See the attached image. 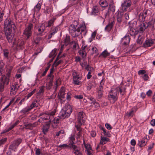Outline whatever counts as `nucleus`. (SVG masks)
<instances>
[{
  "instance_id": "1",
  "label": "nucleus",
  "mask_w": 155,
  "mask_h": 155,
  "mask_svg": "<svg viewBox=\"0 0 155 155\" xmlns=\"http://www.w3.org/2000/svg\"><path fill=\"white\" fill-rule=\"evenodd\" d=\"M4 30L7 40L9 43L12 41L13 34L15 33L16 27L11 20L6 19L4 22Z\"/></svg>"
},
{
  "instance_id": "2",
  "label": "nucleus",
  "mask_w": 155,
  "mask_h": 155,
  "mask_svg": "<svg viewBox=\"0 0 155 155\" xmlns=\"http://www.w3.org/2000/svg\"><path fill=\"white\" fill-rule=\"evenodd\" d=\"M72 111V108L70 105L66 106L59 113V117L62 119L68 117Z\"/></svg>"
},
{
  "instance_id": "3",
  "label": "nucleus",
  "mask_w": 155,
  "mask_h": 155,
  "mask_svg": "<svg viewBox=\"0 0 155 155\" xmlns=\"http://www.w3.org/2000/svg\"><path fill=\"white\" fill-rule=\"evenodd\" d=\"M32 22L35 23V29L37 32L38 35H42V34L45 30V26L43 24L39 25L38 26L37 25L38 23V21H36V19H33L32 20Z\"/></svg>"
},
{
  "instance_id": "4",
  "label": "nucleus",
  "mask_w": 155,
  "mask_h": 155,
  "mask_svg": "<svg viewBox=\"0 0 155 155\" xmlns=\"http://www.w3.org/2000/svg\"><path fill=\"white\" fill-rule=\"evenodd\" d=\"M33 26L32 24L29 23L24 30L23 34L26 39H28L31 36L32 32V29Z\"/></svg>"
},
{
  "instance_id": "5",
  "label": "nucleus",
  "mask_w": 155,
  "mask_h": 155,
  "mask_svg": "<svg viewBox=\"0 0 155 155\" xmlns=\"http://www.w3.org/2000/svg\"><path fill=\"white\" fill-rule=\"evenodd\" d=\"M21 142L22 140L21 138L15 140L11 143V144L9 146V148L12 150L16 149Z\"/></svg>"
},
{
  "instance_id": "6",
  "label": "nucleus",
  "mask_w": 155,
  "mask_h": 155,
  "mask_svg": "<svg viewBox=\"0 0 155 155\" xmlns=\"http://www.w3.org/2000/svg\"><path fill=\"white\" fill-rule=\"evenodd\" d=\"M85 114L82 112H79L78 114V123L81 125H82L84 122L85 119Z\"/></svg>"
},
{
  "instance_id": "7",
  "label": "nucleus",
  "mask_w": 155,
  "mask_h": 155,
  "mask_svg": "<svg viewBox=\"0 0 155 155\" xmlns=\"http://www.w3.org/2000/svg\"><path fill=\"white\" fill-rule=\"evenodd\" d=\"M131 2L130 0H125L121 5V9L123 11H127V9L131 6Z\"/></svg>"
},
{
  "instance_id": "8",
  "label": "nucleus",
  "mask_w": 155,
  "mask_h": 155,
  "mask_svg": "<svg viewBox=\"0 0 155 155\" xmlns=\"http://www.w3.org/2000/svg\"><path fill=\"white\" fill-rule=\"evenodd\" d=\"M149 10L145 9L142 13H141L139 15V19L140 21H144L145 20L146 17L147 16Z\"/></svg>"
},
{
  "instance_id": "9",
  "label": "nucleus",
  "mask_w": 155,
  "mask_h": 155,
  "mask_svg": "<svg viewBox=\"0 0 155 155\" xmlns=\"http://www.w3.org/2000/svg\"><path fill=\"white\" fill-rule=\"evenodd\" d=\"M149 137L148 136H146L141 140L139 141L137 145L141 147L146 145L147 142Z\"/></svg>"
},
{
  "instance_id": "10",
  "label": "nucleus",
  "mask_w": 155,
  "mask_h": 155,
  "mask_svg": "<svg viewBox=\"0 0 155 155\" xmlns=\"http://www.w3.org/2000/svg\"><path fill=\"white\" fill-rule=\"evenodd\" d=\"M151 24L149 22H143L141 24L140 26V31L142 32L144 31L145 29L148 27L151 26Z\"/></svg>"
},
{
  "instance_id": "11",
  "label": "nucleus",
  "mask_w": 155,
  "mask_h": 155,
  "mask_svg": "<svg viewBox=\"0 0 155 155\" xmlns=\"http://www.w3.org/2000/svg\"><path fill=\"white\" fill-rule=\"evenodd\" d=\"M113 91L111 90V92L110 93V94L108 96V99L110 100V102L112 103H114L115 102L116 100V93L114 92L113 93Z\"/></svg>"
},
{
  "instance_id": "12",
  "label": "nucleus",
  "mask_w": 155,
  "mask_h": 155,
  "mask_svg": "<svg viewBox=\"0 0 155 155\" xmlns=\"http://www.w3.org/2000/svg\"><path fill=\"white\" fill-rule=\"evenodd\" d=\"M25 44L24 41L22 39H18V40L16 41L15 40L13 42V44L17 46V47H19L20 48H22V46Z\"/></svg>"
},
{
  "instance_id": "13",
  "label": "nucleus",
  "mask_w": 155,
  "mask_h": 155,
  "mask_svg": "<svg viewBox=\"0 0 155 155\" xmlns=\"http://www.w3.org/2000/svg\"><path fill=\"white\" fill-rule=\"evenodd\" d=\"M155 40L154 39L147 40L143 44V46L144 47L151 46L154 44Z\"/></svg>"
},
{
  "instance_id": "14",
  "label": "nucleus",
  "mask_w": 155,
  "mask_h": 155,
  "mask_svg": "<svg viewBox=\"0 0 155 155\" xmlns=\"http://www.w3.org/2000/svg\"><path fill=\"white\" fill-rule=\"evenodd\" d=\"M79 28L81 32V34L84 36H85L87 33L86 26L84 23L82 24L79 27Z\"/></svg>"
},
{
  "instance_id": "15",
  "label": "nucleus",
  "mask_w": 155,
  "mask_h": 155,
  "mask_svg": "<svg viewBox=\"0 0 155 155\" xmlns=\"http://www.w3.org/2000/svg\"><path fill=\"white\" fill-rule=\"evenodd\" d=\"M51 122V120L50 119L49 120V122L46 124L45 125L43 126L42 129V131L43 133L45 134L48 132V129L49 128L50 123Z\"/></svg>"
},
{
  "instance_id": "16",
  "label": "nucleus",
  "mask_w": 155,
  "mask_h": 155,
  "mask_svg": "<svg viewBox=\"0 0 155 155\" xmlns=\"http://www.w3.org/2000/svg\"><path fill=\"white\" fill-rule=\"evenodd\" d=\"M65 94L64 90L61 89L58 94V98L61 100H62L63 99L65 98Z\"/></svg>"
},
{
  "instance_id": "17",
  "label": "nucleus",
  "mask_w": 155,
  "mask_h": 155,
  "mask_svg": "<svg viewBox=\"0 0 155 155\" xmlns=\"http://www.w3.org/2000/svg\"><path fill=\"white\" fill-rule=\"evenodd\" d=\"M130 37L128 35H126L122 39V41L123 42V44L124 45L128 44L130 41Z\"/></svg>"
},
{
  "instance_id": "18",
  "label": "nucleus",
  "mask_w": 155,
  "mask_h": 155,
  "mask_svg": "<svg viewBox=\"0 0 155 155\" xmlns=\"http://www.w3.org/2000/svg\"><path fill=\"white\" fill-rule=\"evenodd\" d=\"M138 32L139 31L135 29L132 27L130 28L129 33L131 35L135 36L138 34Z\"/></svg>"
},
{
  "instance_id": "19",
  "label": "nucleus",
  "mask_w": 155,
  "mask_h": 155,
  "mask_svg": "<svg viewBox=\"0 0 155 155\" xmlns=\"http://www.w3.org/2000/svg\"><path fill=\"white\" fill-rule=\"evenodd\" d=\"M121 81V83L120 84V85L119 87V91L121 94L123 95L125 93V89L124 87V86L122 85L123 84L122 83V80Z\"/></svg>"
},
{
  "instance_id": "20",
  "label": "nucleus",
  "mask_w": 155,
  "mask_h": 155,
  "mask_svg": "<svg viewBox=\"0 0 155 155\" xmlns=\"http://www.w3.org/2000/svg\"><path fill=\"white\" fill-rule=\"evenodd\" d=\"M72 148H73L74 152V153L76 155H82V153H81L77 148V147L75 145H72Z\"/></svg>"
},
{
  "instance_id": "21",
  "label": "nucleus",
  "mask_w": 155,
  "mask_h": 155,
  "mask_svg": "<svg viewBox=\"0 0 155 155\" xmlns=\"http://www.w3.org/2000/svg\"><path fill=\"white\" fill-rule=\"evenodd\" d=\"M115 22L114 21L111 22V23H109L105 28V31H110L112 28L113 26V25Z\"/></svg>"
},
{
  "instance_id": "22",
  "label": "nucleus",
  "mask_w": 155,
  "mask_h": 155,
  "mask_svg": "<svg viewBox=\"0 0 155 155\" xmlns=\"http://www.w3.org/2000/svg\"><path fill=\"white\" fill-rule=\"evenodd\" d=\"M123 13L122 12H118L117 15V21L119 23L122 21V17Z\"/></svg>"
},
{
  "instance_id": "23",
  "label": "nucleus",
  "mask_w": 155,
  "mask_h": 155,
  "mask_svg": "<svg viewBox=\"0 0 155 155\" xmlns=\"http://www.w3.org/2000/svg\"><path fill=\"white\" fill-rule=\"evenodd\" d=\"M70 46L72 47L73 50H76L77 45L78 46V43L74 41H73L70 43Z\"/></svg>"
},
{
  "instance_id": "24",
  "label": "nucleus",
  "mask_w": 155,
  "mask_h": 155,
  "mask_svg": "<svg viewBox=\"0 0 155 155\" xmlns=\"http://www.w3.org/2000/svg\"><path fill=\"white\" fill-rule=\"evenodd\" d=\"M98 12V9L97 6H94L93 7L91 14L95 15Z\"/></svg>"
},
{
  "instance_id": "25",
  "label": "nucleus",
  "mask_w": 155,
  "mask_h": 155,
  "mask_svg": "<svg viewBox=\"0 0 155 155\" xmlns=\"http://www.w3.org/2000/svg\"><path fill=\"white\" fill-rule=\"evenodd\" d=\"M56 51L57 49L56 48L53 50L50 53L49 56V57L51 58L53 57L54 58L56 55Z\"/></svg>"
},
{
  "instance_id": "26",
  "label": "nucleus",
  "mask_w": 155,
  "mask_h": 155,
  "mask_svg": "<svg viewBox=\"0 0 155 155\" xmlns=\"http://www.w3.org/2000/svg\"><path fill=\"white\" fill-rule=\"evenodd\" d=\"M114 4L113 2H111L109 5L110 9L113 12H114L115 11V6L114 5Z\"/></svg>"
},
{
  "instance_id": "27",
  "label": "nucleus",
  "mask_w": 155,
  "mask_h": 155,
  "mask_svg": "<svg viewBox=\"0 0 155 155\" xmlns=\"http://www.w3.org/2000/svg\"><path fill=\"white\" fill-rule=\"evenodd\" d=\"M101 140L100 142V144H104L105 143V141H107L109 140L108 138H106L105 137H103L101 136Z\"/></svg>"
},
{
  "instance_id": "28",
  "label": "nucleus",
  "mask_w": 155,
  "mask_h": 155,
  "mask_svg": "<svg viewBox=\"0 0 155 155\" xmlns=\"http://www.w3.org/2000/svg\"><path fill=\"white\" fill-rule=\"evenodd\" d=\"M100 4L103 7H107L108 5V3L107 1L105 0L102 2H100Z\"/></svg>"
},
{
  "instance_id": "29",
  "label": "nucleus",
  "mask_w": 155,
  "mask_h": 155,
  "mask_svg": "<svg viewBox=\"0 0 155 155\" xmlns=\"http://www.w3.org/2000/svg\"><path fill=\"white\" fill-rule=\"evenodd\" d=\"M4 76L5 77V78L3 81L2 83L4 85L6 84L7 85L9 83V78L7 77L5 75H4Z\"/></svg>"
},
{
  "instance_id": "30",
  "label": "nucleus",
  "mask_w": 155,
  "mask_h": 155,
  "mask_svg": "<svg viewBox=\"0 0 155 155\" xmlns=\"http://www.w3.org/2000/svg\"><path fill=\"white\" fill-rule=\"evenodd\" d=\"M56 19V18H53L51 19L48 22V25H47V27H49L51 26L53 23L54 21Z\"/></svg>"
},
{
  "instance_id": "31",
  "label": "nucleus",
  "mask_w": 155,
  "mask_h": 155,
  "mask_svg": "<svg viewBox=\"0 0 155 155\" xmlns=\"http://www.w3.org/2000/svg\"><path fill=\"white\" fill-rule=\"evenodd\" d=\"M30 110H31L30 108L29 107H28L23 109L22 110H21V111H20V112L24 114H25L27 113Z\"/></svg>"
},
{
  "instance_id": "32",
  "label": "nucleus",
  "mask_w": 155,
  "mask_h": 155,
  "mask_svg": "<svg viewBox=\"0 0 155 155\" xmlns=\"http://www.w3.org/2000/svg\"><path fill=\"white\" fill-rule=\"evenodd\" d=\"M109 55V53L106 50H105L102 52L100 54V56H102L105 58L108 56Z\"/></svg>"
},
{
  "instance_id": "33",
  "label": "nucleus",
  "mask_w": 155,
  "mask_h": 155,
  "mask_svg": "<svg viewBox=\"0 0 155 155\" xmlns=\"http://www.w3.org/2000/svg\"><path fill=\"white\" fill-rule=\"evenodd\" d=\"M143 38L140 35L138 38L137 43L140 45H141L143 42Z\"/></svg>"
},
{
  "instance_id": "34",
  "label": "nucleus",
  "mask_w": 155,
  "mask_h": 155,
  "mask_svg": "<svg viewBox=\"0 0 155 155\" xmlns=\"http://www.w3.org/2000/svg\"><path fill=\"white\" fill-rule=\"evenodd\" d=\"M41 8V5L39 3H38L34 7V10L35 12H38Z\"/></svg>"
},
{
  "instance_id": "35",
  "label": "nucleus",
  "mask_w": 155,
  "mask_h": 155,
  "mask_svg": "<svg viewBox=\"0 0 155 155\" xmlns=\"http://www.w3.org/2000/svg\"><path fill=\"white\" fill-rule=\"evenodd\" d=\"M75 34L74 36L75 37L78 36L80 34H81V32L80 29L79 28V27H78L77 28L75 29Z\"/></svg>"
},
{
  "instance_id": "36",
  "label": "nucleus",
  "mask_w": 155,
  "mask_h": 155,
  "mask_svg": "<svg viewBox=\"0 0 155 155\" xmlns=\"http://www.w3.org/2000/svg\"><path fill=\"white\" fill-rule=\"evenodd\" d=\"M53 11V8L51 6H49L47 7L45 11L46 13L49 14L51 13Z\"/></svg>"
},
{
  "instance_id": "37",
  "label": "nucleus",
  "mask_w": 155,
  "mask_h": 155,
  "mask_svg": "<svg viewBox=\"0 0 155 155\" xmlns=\"http://www.w3.org/2000/svg\"><path fill=\"white\" fill-rule=\"evenodd\" d=\"M25 128L26 129H29L30 130H32V126L31 124L29 123L28 124H26L25 125Z\"/></svg>"
},
{
  "instance_id": "38",
  "label": "nucleus",
  "mask_w": 155,
  "mask_h": 155,
  "mask_svg": "<svg viewBox=\"0 0 155 155\" xmlns=\"http://www.w3.org/2000/svg\"><path fill=\"white\" fill-rule=\"evenodd\" d=\"M70 139L71 141L70 143L69 144V145L71 147H72V145H74L73 144H74V141L75 140V139L74 137L73 136L71 137Z\"/></svg>"
},
{
  "instance_id": "39",
  "label": "nucleus",
  "mask_w": 155,
  "mask_h": 155,
  "mask_svg": "<svg viewBox=\"0 0 155 155\" xmlns=\"http://www.w3.org/2000/svg\"><path fill=\"white\" fill-rule=\"evenodd\" d=\"M13 128V127H12V125H11L8 129H6L5 130H4L3 132L1 133V134H2L5 133L6 132H8L9 131L11 130Z\"/></svg>"
},
{
  "instance_id": "40",
  "label": "nucleus",
  "mask_w": 155,
  "mask_h": 155,
  "mask_svg": "<svg viewBox=\"0 0 155 155\" xmlns=\"http://www.w3.org/2000/svg\"><path fill=\"white\" fill-rule=\"evenodd\" d=\"M7 140L6 137L0 140V146L5 143Z\"/></svg>"
},
{
  "instance_id": "41",
  "label": "nucleus",
  "mask_w": 155,
  "mask_h": 155,
  "mask_svg": "<svg viewBox=\"0 0 155 155\" xmlns=\"http://www.w3.org/2000/svg\"><path fill=\"white\" fill-rule=\"evenodd\" d=\"M134 110H132L131 111L129 112H127L126 113V115L129 117H131L133 116Z\"/></svg>"
},
{
  "instance_id": "42",
  "label": "nucleus",
  "mask_w": 155,
  "mask_h": 155,
  "mask_svg": "<svg viewBox=\"0 0 155 155\" xmlns=\"http://www.w3.org/2000/svg\"><path fill=\"white\" fill-rule=\"evenodd\" d=\"M56 119L54 118V123L57 124H58L59 123L60 121L61 120V119H62V118L59 117V116Z\"/></svg>"
},
{
  "instance_id": "43",
  "label": "nucleus",
  "mask_w": 155,
  "mask_h": 155,
  "mask_svg": "<svg viewBox=\"0 0 155 155\" xmlns=\"http://www.w3.org/2000/svg\"><path fill=\"white\" fill-rule=\"evenodd\" d=\"M70 32L71 34V35L72 36V37H75L74 35H75V32H76L75 29H71L70 28Z\"/></svg>"
},
{
  "instance_id": "44",
  "label": "nucleus",
  "mask_w": 155,
  "mask_h": 155,
  "mask_svg": "<svg viewBox=\"0 0 155 155\" xmlns=\"http://www.w3.org/2000/svg\"><path fill=\"white\" fill-rule=\"evenodd\" d=\"M69 146V145H68L66 144H64L62 145H60L58 146V147L62 149V148H65L66 147H68Z\"/></svg>"
},
{
  "instance_id": "45",
  "label": "nucleus",
  "mask_w": 155,
  "mask_h": 155,
  "mask_svg": "<svg viewBox=\"0 0 155 155\" xmlns=\"http://www.w3.org/2000/svg\"><path fill=\"white\" fill-rule=\"evenodd\" d=\"M50 67V65H48L45 69V71L43 72V74H42L41 76H44L45 75L46 73L49 69V68Z\"/></svg>"
},
{
  "instance_id": "46",
  "label": "nucleus",
  "mask_w": 155,
  "mask_h": 155,
  "mask_svg": "<svg viewBox=\"0 0 155 155\" xmlns=\"http://www.w3.org/2000/svg\"><path fill=\"white\" fill-rule=\"evenodd\" d=\"M80 54H81V55L82 57V58H84L85 57L86 55V52L85 51V50H82L81 52H80Z\"/></svg>"
},
{
  "instance_id": "47",
  "label": "nucleus",
  "mask_w": 155,
  "mask_h": 155,
  "mask_svg": "<svg viewBox=\"0 0 155 155\" xmlns=\"http://www.w3.org/2000/svg\"><path fill=\"white\" fill-rule=\"evenodd\" d=\"M62 62V61L61 60H60L58 61H56L55 63H54V62L53 64L52 65V66H54L55 67H56L59 64L61 63Z\"/></svg>"
},
{
  "instance_id": "48",
  "label": "nucleus",
  "mask_w": 155,
  "mask_h": 155,
  "mask_svg": "<svg viewBox=\"0 0 155 155\" xmlns=\"http://www.w3.org/2000/svg\"><path fill=\"white\" fill-rule=\"evenodd\" d=\"M35 102H37V101H35V102L32 103L31 105L30 106V107H29L30 108V110L32 109L35 106H37L36 103Z\"/></svg>"
},
{
  "instance_id": "49",
  "label": "nucleus",
  "mask_w": 155,
  "mask_h": 155,
  "mask_svg": "<svg viewBox=\"0 0 155 155\" xmlns=\"http://www.w3.org/2000/svg\"><path fill=\"white\" fill-rule=\"evenodd\" d=\"M11 70V69H9L6 70V75L7 77L9 78L10 77Z\"/></svg>"
},
{
  "instance_id": "50",
  "label": "nucleus",
  "mask_w": 155,
  "mask_h": 155,
  "mask_svg": "<svg viewBox=\"0 0 155 155\" xmlns=\"http://www.w3.org/2000/svg\"><path fill=\"white\" fill-rule=\"evenodd\" d=\"M103 91H97L98 97L99 99H101L103 96Z\"/></svg>"
},
{
  "instance_id": "51",
  "label": "nucleus",
  "mask_w": 155,
  "mask_h": 155,
  "mask_svg": "<svg viewBox=\"0 0 155 155\" xmlns=\"http://www.w3.org/2000/svg\"><path fill=\"white\" fill-rule=\"evenodd\" d=\"M92 50L93 51V53H92V55L94 53H97L98 51L97 48L95 47H93L92 48Z\"/></svg>"
},
{
  "instance_id": "52",
  "label": "nucleus",
  "mask_w": 155,
  "mask_h": 155,
  "mask_svg": "<svg viewBox=\"0 0 155 155\" xmlns=\"http://www.w3.org/2000/svg\"><path fill=\"white\" fill-rule=\"evenodd\" d=\"M45 87L44 86H42L40 88V89L38 91V94H41V93H43L44 91Z\"/></svg>"
},
{
  "instance_id": "53",
  "label": "nucleus",
  "mask_w": 155,
  "mask_h": 155,
  "mask_svg": "<svg viewBox=\"0 0 155 155\" xmlns=\"http://www.w3.org/2000/svg\"><path fill=\"white\" fill-rule=\"evenodd\" d=\"M85 146V148L86 149V150H91V146L89 144H84Z\"/></svg>"
},
{
  "instance_id": "54",
  "label": "nucleus",
  "mask_w": 155,
  "mask_h": 155,
  "mask_svg": "<svg viewBox=\"0 0 155 155\" xmlns=\"http://www.w3.org/2000/svg\"><path fill=\"white\" fill-rule=\"evenodd\" d=\"M70 39L69 38L66 37L64 40V42L66 45H68L69 43Z\"/></svg>"
},
{
  "instance_id": "55",
  "label": "nucleus",
  "mask_w": 155,
  "mask_h": 155,
  "mask_svg": "<svg viewBox=\"0 0 155 155\" xmlns=\"http://www.w3.org/2000/svg\"><path fill=\"white\" fill-rule=\"evenodd\" d=\"M81 125L79 124V123H78V124L75 126L77 131H81V130H82V129L81 128L80 126Z\"/></svg>"
},
{
  "instance_id": "56",
  "label": "nucleus",
  "mask_w": 155,
  "mask_h": 155,
  "mask_svg": "<svg viewBox=\"0 0 155 155\" xmlns=\"http://www.w3.org/2000/svg\"><path fill=\"white\" fill-rule=\"evenodd\" d=\"M102 80L101 81V82L100 85V86L99 87L98 90L97 91H103L102 90L103 88V85L104 84H101V82L102 81Z\"/></svg>"
},
{
  "instance_id": "57",
  "label": "nucleus",
  "mask_w": 155,
  "mask_h": 155,
  "mask_svg": "<svg viewBox=\"0 0 155 155\" xmlns=\"http://www.w3.org/2000/svg\"><path fill=\"white\" fill-rule=\"evenodd\" d=\"M58 30V27H55L54 28H53L52 29V30L51 32L53 33H54V34L56 33Z\"/></svg>"
},
{
  "instance_id": "58",
  "label": "nucleus",
  "mask_w": 155,
  "mask_h": 155,
  "mask_svg": "<svg viewBox=\"0 0 155 155\" xmlns=\"http://www.w3.org/2000/svg\"><path fill=\"white\" fill-rule=\"evenodd\" d=\"M105 126L107 129L109 130L111 129L112 128V127L109 124H105Z\"/></svg>"
},
{
  "instance_id": "59",
  "label": "nucleus",
  "mask_w": 155,
  "mask_h": 155,
  "mask_svg": "<svg viewBox=\"0 0 155 155\" xmlns=\"http://www.w3.org/2000/svg\"><path fill=\"white\" fill-rule=\"evenodd\" d=\"M8 52L7 50L5 49L4 51V56L6 58L8 57Z\"/></svg>"
},
{
  "instance_id": "60",
  "label": "nucleus",
  "mask_w": 155,
  "mask_h": 155,
  "mask_svg": "<svg viewBox=\"0 0 155 155\" xmlns=\"http://www.w3.org/2000/svg\"><path fill=\"white\" fill-rule=\"evenodd\" d=\"M64 130H61L59 131L58 132H57L56 135L57 136H59V135L60 134H63L64 133Z\"/></svg>"
},
{
  "instance_id": "61",
  "label": "nucleus",
  "mask_w": 155,
  "mask_h": 155,
  "mask_svg": "<svg viewBox=\"0 0 155 155\" xmlns=\"http://www.w3.org/2000/svg\"><path fill=\"white\" fill-rule=\"evenodd\" d=\"M73 83L75 85H79L81 83V82L79 80H77L73 81Z\"/></svg>"
},
{
  "instance_id": "62",
  "label": "nucleus",
  "mask_w": 155,
  "mask_h": 155,
  "mask_svg": "<svg viewBox=\"0 0 155 155\" xmlns=\"http://www.w3.org/2000/svg\"><path fill=\"white\" fill-rule=\"evenodd\" d=\"M80 78V77L77 75L74 76L73 78V81H75L79 80Z\"/></svg>"
},
{
  "instance_id": "63",
  "label": "nucleus",
  "mask_w": 155,
  "mask_h": 155,
  "mask_svg": "<svg viewBox=\"0 0 155 155\" xmlns=\"http://www.w3.org/2000/svg\"><path fill=\"white\" fill-rule=\"evenodd\" d=\"M74 97L77 99H81L83 98V96L82 95H75Z\"/></svg>"
},
{
  "instance_id": "64",
  "label": "nucleus",
  "mask_w": 155,
  "mask_h": 155,
  "mask_svg": "<svg viewBox=\"0 0 155 155\" xmlns=\"http://www.w3.org/2000/svg\"><path fill=\"white\" fill-rule=\"evenodd\" d=\"M41 154V150L39 148L36 149L35 151L36 155H40Z\"/></svg>"
}]
</instances>
